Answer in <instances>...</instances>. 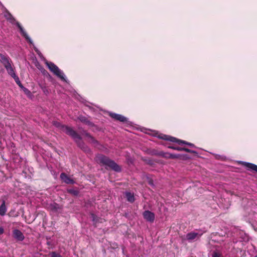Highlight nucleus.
Segmentation results:
<instances>
[{
	"label": "nucleus",
	"instance_id": "obj_27",
	"mask_svg": "<svg viewBox=\"0 0 257 257\" xmlns=\"http://www.w3.org/2000/svg\"><path fill=\"white\" fill-rule=\"evenodd\" d=\"M79 119L80 120V121L81 122H87V119L85 117H84V116L80 117Z\"/></svg>",
	"mask_w": 257,
	"mask_h": 257
},
{
	"label": "nucleus",
	"instance_id": "obj_22",
	"mask_svg": "<svg viewBox=\"0 0 257 257\" xmlns=\"http://www.w3.org/2000/svg\"><path fill=\"white\" fill-rule=\"evenodd\" d=\"M168 147V148L172 149L173 150H177V151H182V147H175V146H173V145L169 146Z\"/></svg>",
	"mask_w": 257,
	"mask_h": 257
},
{
	"label": "nucleus",
	"instance_id": "obj_23",
	"mask_svg": "<svg viewBox=\"0 0 257 257\" xmlns=\"http://www.w3.org/2000/svg\"><path fill=\"white\" fill-rule=\"evenodd\" d=\"M182 151H184L187 153H192V154H197L196 151L189 149L185 148V147H182Z\"/></svg>",
	"mask_w": 257,
	"mask_h": 257
},
{
	"label": "nucleus",
	"instance_id": "obj_20",
	"mask_svg": "<svg viewBox=\"0 0 257 257\" xmlns=\"http://www.w3.org/2000/svg\"><path fill=\"white\" fill-rule=\"evenodd\" d=\"M67 192L73 196H77L79 194V191L77 189H68Z\"/></svg>",
	"mask_w": 257,
	"mask_h": 257
},
{
	"label": "nucleus",
	"instance_id": "obj_9",
	"mask_svg": "<svg viewBox=\"0 0 257 257\" xmlns=\"http://www.w3.org/2000/svg\"><path fill=\"white\" fill-rule=\"evenodd\" d=\"M60 178L64 182L67 184H73L75 183V181L65 173L61 174Z\"/></svg>",
	"mask_w": 257,
	"mask_h": 257
},
{
	"label": "nucleus",
	"instance_id": "obj_21",
	"mask_svg": "<svg viewBox=\"0 0 257 257\" xmlns=\"http://www.w3.org/2000/svg\"><path fill=\"white\" fill-rule=\"evenodd\" d=\"M174 143H176L178 145L185 144V145H188V142H186L185 141L181 140L178 139L177 138H176V140L175 141Z\"/></svg>",
	"mask_w": 257,
	"mask_h": 257
},
{
	"label": "nucleus",
	"instance_id": "obj_33",
	"mask_svg": "<svg viewBox=\"0 0 257 257\" xmlns=\"http://www.w3.org/2000/svg\"><path fill=\"white\" fill-rule=\"evenodd\" d=\"M254 257H257V255H255V256H254Z\"/></svg>",
	"mask_w": 257,
	"mask_h": 257
},
{
	"label": "nucleus",
	"instance_id": "obj_8",
	"mask_svg": "<svg viewBox=\"0 0 257 257\" xmlns=\"http://www.w3.org/2000/svg\"><path fill=\"white\" fill-rule=\"evenodd\" d=\"M13 236L18 241H23L25 236L23 233L19 229H15L13 231Z\"/></svg>",
	"mask_w": 257,
	"mask_h": 257
},
{
	"label": "nucleus",
	"instance_id": "obj_25",
	"mask_svg": "<svg viewBox=\"0 0 257 257\" xmlns=\"http://www.w3.org/2000/svg\"><path fill=\"white\" fill-rule=\"evenodd\" d=\"M50 254L51 257H62L60 253H57L55 251L51 252Z\"/></svg>",
	"mask_w": 257,
	"mask_h": 257
},
{
	"label": "nucleus",
	"instance_id": "obj_6",
	"mask_svg": "<svg viewBox=\"0 0 257 257\" xmlns=\"http://www.w3.org/2000/svg\"><path fill=\"white\" fill-rule=\"evenodd\" d=\"M143 217L147 221L153 222L155 220V214L149 210L145 211L143 213Z\"/></svg>",
	"mask_w": 257,
	"mask_h": 257
},
{
	"label": "nucleus",
	"instance_id": "obj_32",
	"mask_svg": "<svg viewBox=\"0 0 257 257\" xmlns=\"http://www.w3.org/2000/svg\"><path fill=\"white\" fill-rule=\"evenodd\" d=\"M47 245H52V244H51V242H50V241H47Z\"/></svg>",
	"mask_w": 257,
	"mask_h": 257
},
{
	"label": "nucleus",
	"instance_id": "obj_14",
	"mask_svg": "<svg viewBox=\"0 0 257 257\" xmlns=\"http://www.w3.org/2000/svg\"><path fill=\"white\" fill-rule=\"evenodd\" d=\"M85 135L88 138V142L90 143L93 144L94 146H97L98 145V142L93 137L90 135V134L85 133Z\"/></svg>",
	"mask_w": 257,
	"mask_h": 257
},
{
	"label": "nucleus",
	"instance_id": "obj_5",
	"mask_svg": "<svg viewBox=\"0 0 257 257\" xmlns=\"http://www.w3.org/2000/svg\"><path fill=\"white\" fill-rule=\"evenodd\" d=\"M78 137H72L74 140L77 146L80 148L83 151L89 153L91 152L90 149L85 144V143L82 141L81 136L78 134Z\"/></svg>",
	"mask_w": 257,
	"mask_h": 257
},
{
	"label": "nucleus",
	"instance_id": "obj_29",
	"mask_svg": "<svg viewBox=\"0 0 257 257\" xmlns=\"http://www.w3.org/2000/svg\"><path fill=\"white\" fill-rule=\"evenodd\" d=\"M148 183L151 186H153L154 185L153 180L152 179H149Z\"/></svg>",
	"mask_w": 257,
	"mask_h": 257
},
{
	"label": "nucleus",
	"instance_id": "obj_17",
	"mask_svg": "<svg viewBox=\"0 0 257 257\" xmlns=\"http://www.w3.org/2000/svg\"><path fill=\"white\" fill-rule=\"evenodd\" d=\"M91 216L92 219V221L94 224L95 225L99 223H102L104 221L103 219L98 217L93 213H91Z\"/></svg>",
	"mask_w": 257,
	"mask_h": 257
},
{
	"label": "nucleus",
	"instance_id": "obj_16",
	"mask_svg": "<svg viewBox=\"0 0 257 257\" xmlns=\"http://www.w3.org/2000/svg\"><path fill=\"white\" fill-rule=\"evenodd\" d=\"M15 80L16 83L20 87H23L22 84L21 83L19 77L16 74L15 71L9 74Z\"/></svg>",
	"mask_w": 257,
	"mask_h": 257
},
{
	"label": "nucleus",
	"instance_id": "obj_19",
	"mask_svg": "<svg viewBox=\"0 0 257 257\" xmlns=\"http://www.w3.org/2000/svg\"><path fill=\"white\" fill-rule=\"evenodd\" d=\"M125 196L127 199V200L131 203H133L135 201V197L134 194L131 192H126Z\"/></svg>",
	"mask_w": 257,
	"mask_h": 257
},
{
	"label": "nucleus",
	"instance_id": "obj_3",
	"mask_svg": "<svg viewBox=\"0 0 257 257\" xmlns=\"http://www.w3.org/2000/svg\"><path fill=\"white\" fill-rule=\"evenodd\" d=\"M46 65L48 66L49 70L53 72L55 75L60 78L62 80L66 81L64 76V74L61 71L58 67L56 66L54 63L50 62H47Z\"/></svg>",
	"mask_w": 257,
	"mask_h": 257
},
{
	"label": "nucleus",
	"instance_id": "obj_31",
	"mask_svg": "<svg viewBox=\"0 0 257 257\" xmlns=\"http://www.w3.org/2000/svg\"><path fill=\"white\" fill-rule=\"evenodd\" d=\"M188 146L191 147H195V145L192 144V143H189L188 142Z\"/></svg>",
	"mask_w": 257,
	"mask_h": 257
},
{
	"label": "nucleus",
	"instance_id": "obj_10",
	"mask_svg": "<svg viewBox=\"0 0 257 257\" xmlns=\"http://www.w3.org/2000/svg\"><path fill=\"white\" fill-rule=\"evenodd\" d=\"M17 27L19 28L20 32L22 35L26 39V40L30 44L32 43V41L31 38L29 37L26 32L24 30L22 26L19 23H17Z\"/></svg>",
	"mask_w": 257,
	"mask_h": 257
},
{
	"label": "nucleus",
	"instance_id": "obj_4",
	"mask_svg": "<svg viewBox=\"0 0 257 257\" xmlns=\"http://www.w3.org/2000/svg\"><path fill=\"white\" fill-rule=\"evenodd\" d=\"M0 61L6 68L9 74L14 71L11 65L12 61L8 56L0 53Z\"/></svg>",
	"mask_w": 257,
	"mask_h": 257
},
{
	"label": "nucleus",
	"instance_id": "obj_7",
	"mask_svg": "<svg viewBox=\"0 0 257 257\" xmlns=\"http://www.w3.org/2000/svg\"><path fill=\"white\" fill-rule=\"evenodd\" d=\"M109 115L114 120H118L120 122H124L127 121V118L119 114L110 112Z\"/></svg>",
	"mask_w": 257,
	"mask_h": 257
},
{
	"label": "nucleus",
	"instance_id": "obj_12",
	"mask_svg": "<svg viewBox=\"0 0 257 257\" xmlns=\"http://www.w3.org/2000/svg\"><path fill=\"white\" fill-rule=\"evenodd\" d=\"M209 256L223 257L221 251L217 248H216L215 249L212 250L209 254Z\"/></svg>",
	"mask_w": 257,
	"mask_h": 257
},
{
	"label": "nucleus",
	"instance_id": "obj_30",
	"mask_svg": "<svg viewBox=\"0 0 257 257\" xmlns=\"http://www.w3.org/2000/svg\"><path fill=\"white\" fill-rule=\"evenodd\" d=\"M4 232V229L3 227H0V235L3 234Z\"/></svg>",
	"mask_w": 257,
	"mask_h": 257
},
{
	"label": "nucleus",
	"instance_id": "obj_24",
	"mask_svg": "<svg viewBox=\"0 0 257 257\" xmlns=\"http://www.w3.org/2000/svg\"><path fill=\"white\" fill-rule=\"evenodd\" d=\"M181 157V155H180L179 154H171L169 157L170 158V159H178V158H180Z\"/></svg>",
	"mask_w": 257,
	"mask_h": 257
},
{
	"label": "nucleus",
	"instance_id": "obj_13",
	"mask_svg": "<svg viewBox=\"0 0 257 257\" xmlns=\"http://www.w3.org/2000/svg\"><path fill=\"white\" fill-rule=\"evenodd\" d=\"M159 138L164 140L168 141L171 142H175V141L176 140V138L175 137L163 134H161L159 135Z\"/></svg>",
	"mask_w": 257,
	"mask_h": 257
},
{
	"label": "nucleus",
	"instance_id": "obj_1",
	"mask_svg": "<svg viewBox=\"0 0 257 257\" xmlns=\"http://www.w3.org/2000/svg\"><path fill=\"white\" fill-rule=\"evenodd\" d=\"M95 159L97 163L105 166L107 170L111 169L117 172L121 171V168L119 165L104 155L98 154L96 156Z\"/></svg>",
	"mask_w": 257,
	"mask_h": 257
},
{
	"label": "nucleus",
	"instance_id": "obj_28",
	"mask_svg": "<svg viewBox=\"0 0 257 257\" xmlns=\"http://www.w3.org/2000/svg\"><path fill=\"white\" fill-rule=\"evenodd\" d=\"M170 155V153H164L163 156L166 158L170 159V158L169 157Z\"/></svg>",
	"mask_w": 257,
	"mask_h": 257
},
{
	"label": "nucleus",
	"instance_id": "obj_11",
	"mask_svg": "<svg viewBox=\"0 0 257 257\" xmlns=\"http://www.w3.org/2000/svg\"><path fill=\"white\" fill-rule=\"evenodd\" d=\"M203 233L199 234L198 233L191 232L187 234L186 235V239L188 240H192L195 239V238H199Z\"/></svg>",
	"mask_w": 257,
	"mask_h": 257
},
{
	"label": "nucleus",
	"instance_id": "obj_2",
	"mask_svg": "<svg viewBox=\"0 0 257 257\" xmlns=\"http://www.w3.org/2000/svg\"><path fill=\"white\" fill-rule=\"evenodd\" d=\"M53 124L71 137L77 138L79 137L78 134L71 127L62 124L60 122L56 121H53Z\"/></svg>",
	"mask_w": 257,
	"mask_h": 257
},
{
	"label": "nucleus",
	"instance_id": "obj_15",
	"mask_svg": "<svg viewBox=\"0 0 257 257\" xmlns=\"http://www.w3.org/2000/svg\"><path fill=\"white\" fill-rule=\"evenodd\" d=\"M243 165L246 167L248 170H252L257 173V165L251 163L244 162Z\"/></svg>",
	"mask_w": 257,
	"mask_h": 257
},
{
	"label": "nucleus",
	"instance_id": "obj_18",
	"mask_svg": "<svg viewBox=\"0 0 257 257\" xmlns=\"http://www.w3.org/2000/svg\"><path fill=\"white\" fill-rule=\"evenodd\" d=\"M7 211V208L5 204V201L3 200L2 204L0 206V215L4 216L5 215Z\"/></svg>",
	"mask_w": 257,
	"mask_h": 257
},
{
	"label": "nucleus",
	"instance_id": "obj_26",
	"mask_svg": "<svg viewBox=\"0 0 257 257\" xmlns=\"http://www.w3.org/2000/svg\"><path fill=\"white\" fill-rule=\"evenodd\" d=\"M23 88L24 92L25 93L28 95H30L31 94V91L27 88L23 87H22Z\"/></svg>",
	"mask_w": 257,
	"mask_h": 257
}]
</instances>
